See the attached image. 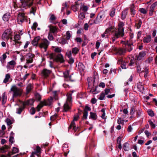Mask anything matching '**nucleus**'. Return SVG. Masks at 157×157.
<instances>
[{"label": "nucleus", "instance_id": "f257e3e1", "mask_svg": "<svg viewBox=\"0 0 157 157\" xmlns=\"http://www.w3.org/2000/svg\"><path fill=\"white\" fill-rule=\"evenodd\" d=\"M34 57V55L31 53H28L24 56H22L20 59L21 62H24L25 60L26 64H29L33 63Z\"/></svg>", "mask_w": 157, "mask_h": 157}, {"label": "nucleus", "instance_id": "f03ea898", "mask_svg": "<svg viewBox=\"0 0 157 157\" xmlns=\"http://www.w3.org/2000/svg\"><path fill=\"white\" fill-rule=\"evenodd\" d=\"M72 93H68L67 95V100L63 105L64 110L65 112L69 111L71 108L72 104Z\"/></svg>", "mask_w": 157, "mask_h": 157}, {"label": "nucleus", "instance_id": "7ed1b4c3", "mask_svg": "<svg viewBox=\"0 0 157 157\" xmlns=\"http://www.w3.org/2000/svg\"><path fill=\"white\" fill-rule=\"evenodd\" d=\"M11 92H13V98L20 96L21 94L22 91L21 89L13 85L11 87L9 91L10 93Z\"/></svg>", "mask_w": 157, "mask_h": 157}, {"label": "nucleus", "instance_id": "20e7f679", "mask_svg": "<svg viewBox=\"0 0 157 157\" xmlns=\"http://www.w3.org/2000/svg\"><path fill=\"white\" fill-rule=\"evenodd\" d=\"M53 98L50 97L47 100H44L41 101L40 103L37 105L36 109L38 111H40V109L44 105H50L53 102Z\"/></svg>", "mask_w": 157, "mask_h": 157}, {"label": "nucleus", "instance_id": "39448f33", "mask_svg": "<svg viewBox=\"0 0 157 157\" xmlns=\"http://www.w3.org/2000/svg\"><path fill=\"white\" fill-rule=\"evenodd\" d=\"M12 32L10 29H6L3 32L2 36V39L5 41H8L11 36Z\"/></svg>", "mask_w": 157, "mask_h": 157}, {"label": "nucleus", "instance_id": "423d86ee", "mask_svg": "<svg viewBox=\"0 0 157 157\" xmlns=\"http://www.w3.org/2000/svg\"><path fill=\"white\" fill-rule=\"evenodd\" d=\"M115 30L113 32H111V33H113L114 34L113 37H112V40L113 41H114L116 39L120 37H122L124 35V30H120L118 29V31L115 30L116 29L113 27Z\"/></svg>", "mask_w": 157, "mask_h": 157}, {"label": "nucleus", "instance_id": "0eeeda50", "mask_svg": "<svg viewBox=\"0 0 157 157\" xmlns=\"http://www.w3.org/2000/svg\"><path fill=\"white\" fill-rule=\"evenodd\" d=\"M49 57L50 59H52L56 62L63 63L64 61L63 57L61 54H59L56 56L55 54L52 53L49 55Z\"/></svg>", "mask_w": 157, "mask_h": 157}, {"label": "nucleus", "instance_id": "6e6552de", "mask_svg": "<svg viewBox=\"0 0 157 157\" xmlns=\"http://www.w3.org/2000/svg\"><path fill=\"white\" fill-rule=\"evenodd\" d=\"M49 42L46 39H43L39 44V46L42 49H44V51L46 52L48 48Z\"/></svg>", "mask_w": 157, "mask_h": 157}, {"label": "nucleus", "instance_id": "1a4fd4ad", "mask_svg": "<svg viewBox=\"0 0 157 157\" xmlns=\"http://www.w3.org/2000/svg\"><path fill=\"white\" fill-rule=\"evenodd\" d=\"M112 50L115 52V53L120 55H124L126 52V50L124 48H118L115 47H112Z\"/></svg>", "mask_w": 157, "mask_h": 157}, {"label": "nucleus", "instance_id": "9d476101", "mask_svg": "<svg viewBox=\"0 0 157 157\" xmlns=\"http://www.w3.org/2000/svg\"><path fill=\"white\" fill-rule=\"evenodd\" d=\"M115 30L114 28L111 26L106 29L104 33L101 34V36L102 38H106L108 36V34H110L111 32H113Z\"/></svg>", "mask_w": 157, "mask_h": 157}, {"label": "nucleus", "instance_id": "9b49d317", "mask_svg": "<svg viewBox=\"0 0 157 157\" xmlns=\"http://www.w3.org/2000/svg\"><path fill=\"white\" fill-rule=\"evenodd\" d=\"M52 71L46 69H44L41 71L40 75L44 78H47L48 77Z\"/></svg>", "mask_w": 157, "mask_h": 157}, {"label": "nucleus", "instance_id": "f8f14e48", "mask_svg": "<svg viewBox=\"0 0 157 157\" xmlns=\"http://www.w3.org/2000/svg\"><path fill=\"white\" fill-rule=\"evenodd\" d=\"M78 117L79 116L78 115H77L74 117L73 121L71 123L70 125L69 128V129L72 128L75 131L77 130V128L75 126L74 121H77L78 119Z\"/></svg>", "mask_w": 157, "mask_h": 157}, {"label": "nucleus", "instance_id": "ddd939ff", "mask_svg": "<svg viewBox=\"0 0 157 157\" xmlns=\"http://www.w3.org/2000/svg\"><path fill=\"white\" fill-rule=\"evenodd\" d=\"M133 38V35L131 36V39H130L129 41H127L125 44L126 48L127 49V51L130 52L132 49V48L131 47V45L133 44V42L132 41V39Z\"/></svg>", "mask_w": 157, "mask_h": 157}, {"label": "nucleus", "instance_id": "4468645a", "mask_svg": "<svg viewBox=\"0 0 157 157\" xmlns=\"http://www.w3.org/2000/svg\"><path fill=\"white\" fill-rule=\"evenodd\" d=\"M146 55V51H143L140 52L138 55L136 56V59L138 60H142L144 59Z\"/></svg>", "mask_w": 157, "mask_h": 157}, {"label": "nucleus", "instance_id": "2eb2a0df", "mask_svg": "<svg viewBox=\"0 0 157 157\" xmlns=\"http://www.w3.org/2000/svg\"><path fill=\"white\" fill-rule=\"evenodd\" d=\"M34 102V101L33 99H30L28 100L25 101H21L23 105L25 106V105H32Z\"/></svg>", "mask_w": 157, "mask_h": 157}, {"label": "nucleus", "instance_id": "dca6fc26", "mask_svg": "<svg viewBox=\"0 0 157 157\" xmlns=\"http://www.w3.org/2000/svg\"><path fill=\"white\" fill-rule=\"evenodd\" d=\"M16 63L14 60H12L9 62H8L7 65L6 66L7 68L8 69H10L13 68L15 65Z\"/></svg>", "mask_w": 157, "mask_h": 157}, {"label": "nucleus", "instance_id": "f3484780", "mask_svg": "<svg viewBox=\"0 0 157 157\" xmlns=\"http://www.w3.org/2000/svg\"><path fill=\"white\" fill-rule=\"evenodd\" d=\"M151 37L150 35H148L145 37L143 39V41L144 43H148L151 40Z\"/></svg>", "mask_w": 157, "mask_h": 157}, {"label": "nucleus", "instance_id": "a211bd4d", "mask_svg": "<svg viewBox=\"0 0 157 157\" xmlns=\"http://www.w3.org/2000/svg\"><path fill=\"white\" fill-rule=\"evenodd\" d=\"M70 71L67 70L63 73V75L65 78L69 79V80L71 81H73V80L71 79V76L69 75Z\"/></svg>", "mask_w": 157, "mask_h": 157}, {"label": "nucleus", "instance_id": "6ab92c4d", "mask_svg": "<svg viewBox=\"0 0 157 157\" xmlns=\"http://www.w3.org/2000/svg\"><path fill=\"white\" fill-rule=\"evenodd\" d=\"M40 37L37 36L34 38L32 41V44L34 46H36L38 44V41L40 40Z\"/></svg>", "mask_w": 157, "mask_h": 157}, {"label": "nucleus", "instance_id": "aec40b11", "mask_svg": "<svg viewBox=\"0 0 157 157\" xmlns=\"http://www.w3.org/2000/svg\"><path fill=\"white\" fill-rule=\"evenodd\" d=\"M50 28V32L56 34L57 32V28L53 26H51L50 25L48 26Z\"/></svg>", "mask_w": 157, "mask_h": 157}, {"label": "nucleus", "instance_id": "412c9836", "mask_svg": "<svg viewBox=\"0 0 157 157\" xmlns=\"http://www.w3.org/2000/svg\"><path fill=\"white\" fill-rule=\"evenodd\" d=\"M137 88L139 91L141 92H143L144 90V88L141 83L139 82L137 83Z\"/></svg>", "mask_w": 157, "mask_h": 157}, {"label": "nucleus", "instance_id": "4be33fe9", "mask_svg": "<svg viewBox=\"0 0 157 157\" xmlns=\"http://www.w3.org/2000/svg\"><path fill=\"white\" fill-rule=\"evenodd\" d=\"M2 105L4 104L6 101L7 96L5 95V93L2 94Z\"/></svg>", "mask_w": 157, "mask_h": 157}, {"label": "nucleus", "instance_id": "5701e85b", "mask_svg": "<svg viewBox=\"0 0 157 157\" xmlns=\"http://www.w3.org/2000/svg\"><path fill=\"white\" fill-rule=\"evenodd\" d=\"M78 68L80 72L83 71L85 68V67L84 65L81 63H79L78 64Z\"/></svg>", "mask_w": 157, "mask_h": 157}, {"label": "nucleus", "instance_id": "b1692460", "mask_svg": "<svg viewBox=\"0 0 157 157\" xmlns=\"http://www.w3.org/2000/svg\"><path fill=\"white\" fill-rule=\"evenodd\" d=\"M89 118L93 120H96L97 119V115L96 113L90 112Z\"/></svg>", "mask_w": 157, "mask_h": 157}, {"label": "nucleus", "instance_id": "393cba45", "mask_svg": "<svg viewBox=\"0 0 157 157\" xmlns=\"http://www.w3.org/2000/svg\"><path fill=\"white\" fill-rule=\"evenodd\" d=\"M79 51V49L77 47H75L72 49L71 52L72 54L74 55H76L77 54Z\"/></svg>", "mask_w": 157, "mask_h": 157}, {"label": "nucleus", "instance_id": "a878e982", "mask_svg": "<svg viewBox=\"0 0 157 157\" xmlns=\"http://www.w3.org/2000/svg\"><path fill=\"white\" fill-rule=\"evenodd\" d=\"M129 144L128 142L125 143L123 144V148L125 151H128L129 150Z\"/></svg>", "mask_w": 157, "mask_h": 157}, {"label": "nucleus", "instance_id": "bb28decb", "mask_svg": "<svg viewBox=\"0 0 157 157\" xmlns=\"http://www.w3.org/2000/svg\"><path fill=\"white\" fill-rule=\"evenodd\" d=\"M10 78V76L9 74H7L6 75L5 77L3 80V82L6 83L9 81V79Z\"/></svg>", "mask_w": 157, "mask_h": 157}, {"label": "nucleus", "instance_id": "cd10ccee", "mask_svg": "<svg viewBox=\"0 0 157 157\" xmlns=\"http://www.w3.org/2000/svg\"><path fill=\"white\" fill-rule=\"evenodd\" d=\"M135 25L137 29H139L142 24V22L140 20H136L135 21Z\"/></svg>", "mask_w": 157, "mask_h": 157}, {"label": "nucleus", "instance_id": "c85d7f7f", "mask_svg": "<svg viewBox=\"0 0 157 157\" xmlns=\"http://www.w3.org/2000/svg\"><path fill=\"white\" fill-rule=\"evenodd\" d=\"M67 6L66 4V3H65V4L63 6V7H62V11H63L65 10H67V15H69L70 13V12L69 10H67Z\"/></svg>", "mask_w": 157, "mask_h": 157}, {"label": "nucleus", "instance_id": "c756f323", "mask_svg": "<svg viewBox=\"0 0 157 157\" xmlns=\"http://www.w3.org/2000/svg\"><path fill=\"white\" fill-rule=\"evenodd\" d=\"M124 25V23L121 21H120L118 23V29L120 30H124V28L123 26Z\"/></svg>", "mask_w": 157, "mask_h": 157}, {"label": "nucleus", "instance_id": "7c9ffc66", "mask_svg": "<svg viewBox=\"0 0 157 157\" xmlns=\"http://www.w3.org/2000/svg\"><path fill=\"white\" fill-rule=\"evenodd\" d=\"M10 17V14L9 13H7L5 14L3 17H2V19L3 20L4 19H7L8 20L9 19Z\"/></svg>", "mask_w": 157, "mask_h": 157}, {"label": "nucleus", "instance_id": "2f4dec72", "mask_svg": "<svg viewBox=\"0 0 157 157\" xmlns=\"http://www.w3.org/2000/svg\"><path fill=\"white\" fill-rule=\"evenodd\" d=\"M25 108V106H24L23 105V106L22 107H20L18 108H17V111H16V113L18 114H20L23 110Z\"/></svg>", "mask_w": 157, "mask_h": 157}, {"label": "nucleus", "instance_id": "473e14b6", "mask_svg": "<svg viewBox=\"0 0 157 157\" xmlns=\"http://www.w3.org/2000/svg\"><path fill=\"white\" fill-rule=\"evenodd\" d=\"M54 49H53V51L59 53L61 51V48L58 47H53Z\"/></svg>", "mask_w": 157, "mask_h": 157}, {"label": "nucleus", "instance_id": "72a5a7b5", "mask_svg": "<svg viewBox=\"0 0 157 157\" xmlns=\"http://www.w3.org/2000/svg\"><path fill=\"white\" fill-rule=\"evenodd\" d=\"M127 13V10H125L123 11L122 13L121 17L122 19L125 18L126 16Z\"/></svg>", "mask_w": 157, "mask_h": 157}, {"label": "nucleus", "instance_id": "f704fd0d", "mask_svg": "<svg viewBox=\"0 0 157 157\" xmlns=\"http://www.w3.org/2000/svg\"><path fill=\"white\" fill-rule=\"evenodd\" d=\"M18 19L21 20H26L25 18V15L23 13H20L18 15Z\"/></svg>", "mask_w": 157, "mask_h": 157}, {"label": "nucleus", "instance_id": "c9c22d12", "mask_svg": "<svg viewBox=\"0 0 157 157\" xmlns=\"http://www.w3.org/2000/svg\"><path fill=\"white\" fill-rule=\"evenodd\" d=\"M134 6L133 4H132L130 7V10L131 14L132 15H134L135 14V11L134 9Z\"/></svg>", "mask_w": 157, "mask_h": 157}, {"label": "nucleus", "instance_id": "e433bc0d", "mask_svg": "<svg viewBox=\"0 0 157 157\" xmlns=\"http://www.w3.org/2000/svg\"><path fill=\"white\" fill-rule=\"evenodd\" d=\"M136 109L135 106H132L130 112V114L131 115L133 114L134 113Z\"/></svg>", "mask_w": 157, "mask_h": 157}, {"label": "nucleus", "instance_id": "4c0bfd02", "mask_svg": "<svg viewBox=\"0 0 157 157\" xmlns=\"http://www.w3.org/2000/svg\"><path fill=\"white\" fill-rule=\"evenodd\" d=\"M143 64L142 63H141L140 65L139 63H136V67L137 71L138 72H140L141 71V66H142Z\"/></svg>", "mask_w": 157, "mask_h": 157}, {"label": "nucleus", "instance_id": "58836bf2", "mask_svg": "<svg viewBox=\"0 0 157 157\" xmlns=\"http://www.w3.org/2000/svg\"><path fill=\"white\" fill-rule=\"evenodd\" d=\"M88 7L87 6H85L84 5L82 6L81 7V9L83 12L86 11L88 10Z\"/></svg>", "mask_w": 157, "mask_h": 157}, {"label": "nucleus", "instance_id": "ea45409f", "mask_svg": "<svg viewBox=\"0 0 157 157\" xmlns=\"http://www.w3.org/2000/svg\"><path fill=\"white\" fill-rule=\"evenodd\" d=\"M26 3L27 6H30L33 5V0H27Z\"/></svg>", "mask_w": 157, "mask_h": 157}, {"label": "nucleus", "instance_id": "a19ab883", "mask_svg": "<svg viewBox=\"0 0 157 157\" xmlns=\"http://www.w3.org/2000/svg\"><path fill=\"white\" fill-rule=\"evenodd\" d=\"M105 95L104 92H102L100 94L99 99L101 100H103L104 99Z\"/></svg>", "mask_w": 157, "mask_h": 157}, {"label": "nucleus", "instance_id": "79ce46f5", "mask_svg": "<svg viewBox=\"0 0 157 157\" xmlns=\"http://www.w3.org/2000/svg\"><path fill=\"white\" fill-rule=\"evenodd\" d=\"M66 38L67 40H69L71 37V36L70 33V31H68L66 32Z\"/></svg>", "mask_w": 157, "mask_h": 157}, {"label": "nucleus", "instance_id": "37998d69", "mask_svg": "<svg viewBox=\"0 0 157 157\" xmlns=\"http://www.w3.org/2000/svg\"><path fill=\"white\" fill-rule=\"evenodd\" d=\"M88 114V112H84L83 113V115L82 117L83 119H87V116Z\"/></svg>", "mask_w": 157, "mask_h": 157}, {"label": "nucleus", "instance_id": "c03bdc74", "mask_svg": "<svg viewBox=\"0 0 157 157\" xmlns=\"http://www.w3.org/2000/svg\"><path fill=\"white\" fill-rule=\"evenodd\" d=\"M115 9L113 8L111 11L110 15L112 17H113L115 14Z\"/></svg>", "mask_w": 157, "mask_h": 157}, {"label": "nucleus", "instance_id": "a18cd8bd", "mask_svg": "<svg viewBox=\"0 0 157 157\" xmlns=\"http://www.w3.org/2000/svg\"><path fill=\"white\" fill-rule=\"evenodd\" d=\"M20 36L19 34H16L14 36V38L15 40H18L20 39Z\"/></svg>", "mask_w": 157, "mask_h": 157}, {"label": "nucleus", "instance_id": "49530a36", "mask_svg": "<svg viewBox=\"0 0 157 157\" xmlns=\"http://www.w3.org/2000/svg\"><path fill=\"white\" fill-rule=\"evenodd\" d=\"M148 122L149 124L153 128H155V124L153 123L151 120H149Z\"/></svg>", "mask_w": 157, "mask_h": 157}, {"label": "nucleus", "instance_id": "de8ad7c7", "mask_svg": "<svg viewBox=\"0 0 157 157\" xmlns=\"http://www.w3.org/2000/svg\"><path fill=\"white\" fill-rule=\"evenodd\" d=\"M18 149L15 147H13L12 150V152L13 154L17 153L18 152Z\"/></svg>", "mask_w": 157, "mask_h": 157}, {"label": "nucleus", "instance_id": "09e8293b", "mask_svg": "<svg viewBox=\"0 0 157 157\" xmlns=\"http://www.w3.org/2000/svg\"><path fill=\"white\" fill-rule=\"evenodd\" d=\"M35 97L36 99L38 101H40L41 99V96L38 93H37L35 94Z\"/></svg>", "mask_w": 157, "mask_h": 157}, {"label": "nucleus", "instance_id": "8fccbe9b", "mask_svg": "<svg viewBox=\"0 0 157 157\" xmlns=\"http://www.w3.org/2000/svg\"><path fill=\"white\" fill-rule=\"evenodd\" d=\"M144 70L142 71V72H144L145 73H148V68L147 67L145 66L144 68H143Z\"/></svg>", "mask_w": 157, "mask_h": 157}, {"label": "nucleus", "instance_id": "3c124183", "mask_svg": "<svg viewBox=\"0 0 157 157\" xmlns=\"http://www.w3.org/2000/svg\"><path fill=\"white\" fill-rule=\"evenodd\" d=\"M142 13L145 14L147 13V10L143 8H141L139 10Z\"/></svg>", "mask_w": 157, "mask_h": 157}, {"label": "nucleus", "instance_id": "603ef678", "mask_svg": "<svg viewBox=\"0 0 157 157\" xmlns=\"http://www.w3.org/2000/svg\"><path fill=\"white\" fill-rule=\"evenodd\" d=\"M134 62L135 60H134V59L133 57H132V59H131L130 60V61L129 64V66H132V65L134 63Z\"/></svg>", "mask_w": 157, "mask_h": 157}, {"label": "nucleus", "instance_id": "864d4df0", "mask_svg": "<svg viewBox=\"0 0 157 157\" xmlns=\"http://www.w3.org/2000/svg\"><path fill=\"white\" fill-rule=\"evenodd\" d=\"M72 53L71 51H69L67 52L66 55L68 58H71V57Z\"/></svg>", "mask_w": 157, "mask_h": 157}, {"label": "nucleus", "instance_id": "5fc2aeb1", "mask_svg": "<svg viewBox=\"0 0 157 157\" xmlns=\"http://www.w3.org/2000/svg\"><path fill=\"white\" fill-rule=\"evenodd\" d=\"M117 123L118 124H122L124 123V120H122L121 118H119L117 120Z\"/></svg>", "mask_w": 157, "mask_h": 157}, {"label": "nucleus", "instance_id": "6e6d98bb", "mask_svg": "<svg viewBox=\"0 0 157 157\" xmlns=\"http://www.w3.org/2000/svg\"><path fill=\"white\" fill-rule=\"evenodd\" d=\"M31 89V85H29L27 87L26 90L27 93H29Z\"/></svg>", "mask_w": 157, "mask_h": 157}, {"label": "nucleus", "instance_id": "4d7b16f0", "mask_svg": "<svg viewBox=\"0 0 157 157\" xmlns=\"http://www.w3.org/2000/svg\"><path fill=\"white\" fill-rule=\"evenodd\" d=\"M57 116V115L56 114H55L53 116H51L50 117V119L51 121H54L56 118Z\"/></svg>", "mask_w": 157, "mask_h": 157}, {"label": "nucleus", "instance_id": "13d9d810", "mask_svg": "<svg viewBox=\"0 0 157 157\" xmlns=\"http://www.w3.org/2000/svg\"><path fill=\"white\" fill-rule=\"evenodd\" d=\"M79 17L81 20H82L85 18L84 14L83 13H81L79 15Z\"/></svg>", "mask_w": 157, "mask_h": 157}, {"label": "nucleus", "instance_id": "bf43d9fd", "mask_svg": "<svg viewBox=\"0 0 157 157\" xmlns=\"http://www.w3.org/2000/svg\"><path fill=\"white\" fill-rule=\"evenodd\" d=\"M48 39L50 40H52L53 39V37L52 34L50 33L48 35Z\"/></svg>", "mask_w": 157, "mask_h": 157}, {"label": "nucleus", "instance_id": "052dcab7", "mask_svg": "<svg viewBox=\"0 0 157 157\" xmlns=\"http://www.w3.org/2000/svg\"><path fill=\"white\" fill-rule=\"evenodd\" d=\"M36 8L34 7H32V8L31 10L30 11V13H33L34 15L35 14V13L36 12Z\"/></svg>", "mask_w": 157, "mask_h": 157}, {"label": "nucleus", "instance_id": "680f3d73", "mask_svg": "<svg viewBox=\"0 0 157 157\" xmlns=\"http://www.w3.org/2000/svg\"><path fill=\"white\" fill-rule=\"evenodd\" d=\"M30 112L31 114H34L35 113V110L34 108H32L30 110Z\"/></svg>", "mask_w": 157, "mask_h": 157}, {"label": "nucleus", "instance_id": "e2e57ef3", "mask_svg": "<svg viewBox=\"0 0 157 157\" xmlns=\"http://www.w3.org/2000/svg\"><path fill=\"white\" fill-rule=\"evenodd\" d=\"M148 113L149 115L152 117L154 116L153 111L151 110H149L148 111Z\"/></svg>", "mask_w": 157, "mask_h": 157}, {"label": "nucleus", "instance_id": "0e129e2a", "mask_svg": "<svg viewBox=\"0 0 157 157\" xmlns=\"http://www.w3.org/2000/svg\"><path fill=\"white\" fill-rule=\"evenodd\" d=\"M6 122L7 124L8 125H10L12 123L10 119L8 118L6 119Z\"/></svg>", "mask_w": 157, "mask_h": 157}, {"label": "nucleus", "instance_id": "69168bd1", "mask_svg": "<svg viewBox=\"0 0 157 157\" xmlns=\"http://www.w3.org/2000/svg\"><path fill=\"white\" fill-rule=\"evenodd\" d=\"M154 9L151 8L150 7L149 11V15L151 16L153 14V12L154 11Z\"/></svg>", "mask_w": 157, "mask_h": 157}, {"label": "nucleus", "instance_id": "338daca9", "mask_svg": "<svg viewBox=\"0 0 157 157\" xmlns=\"http://www.w3.org/2000/svg\"><path fill=\"white\" fill-rule=\"evenodd\" d=\"M9 141L10 142L11 144H13L14 142V137H10Z\"/></svg>", "mask_w": 157, "mask_h": 157}, {"label": "nucleus", "instance_id": "774afa93", "mask_svg": "<svg viewBox=\"0 0 157 157\" xmlns=\"http://www.w3.org/2000/svg\"><path fill=\"white\" fill-rule=\"evenodd\" d=\"M91 110V109L90 107H89L88 106H86L85 107L84 111V112H88V111H90Z\"/></svg>", "mask_w": 157, "mask_h": 157}]
</instances>
